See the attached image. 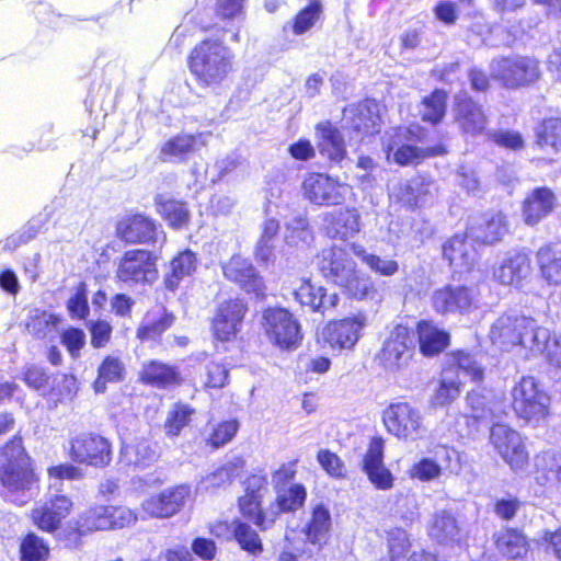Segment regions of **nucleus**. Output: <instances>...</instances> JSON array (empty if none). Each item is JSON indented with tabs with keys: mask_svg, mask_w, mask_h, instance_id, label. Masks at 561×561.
<instances>
[{
	"mask_svg": "<svg viewBox=\"0 0 561 561\" xmlns=\"http://www.w3.org/2000/svg\"><path fill=\"white\" fill-rule=\"evenodd\" d=\"M234 53L219 38H205L187 56V67L201 88L224 87L234 70Z\"/></svg>",
	"mask_w": 561,
	"mask_h": 561,
	"instance_id": "1",
	"label": "nucleus"
},
{
	"mask_svg": "<svg viewBox=\"0 0 561 561\" xmlns=\"http://www.w3.org/2000/svg\"><path fill=\"white\" fill-rule=\"evenodd\" d=\"M0 481L5 501L22 506L33 497L37 478L21 439L14 438L0 450Z\"/></svg>",
	"mask_w": 561,
	"mask_h": 561,
	"instance_id": "2",
	"label": "nucleus"
},
{
	"mask_svg": "<svg viewBox=\"0 0 561 561\" xmlns=\"http://www.w3.org/2000/svg\"><path fill=\"white\" fill-rule=\"evenodd\" d=\"M318 267L329 282L345 289L347 295L357 300L375 299L377 290L373 279L356 270V263L340 247L323 249L319 255Z\"/></svg>",
	"mask_w": 561,
	"mask_h": 561,
	"instance_id": "3",
	"label": "nucleus"
},
{
	"mask_svg": "<svg viewBox=\"0 0 561 561\" xmlns=\"http://www.w3.org/2000/svg\"><path fill=\"white\" fill-rule=\"evenodd\" d=\"M489 68L491 77L506 89L533 85L541 76L539 60L524 55L493 58Z\"/></svg>",
	"mask_w": 561,
	"mask_h": 561,
	"instance_id": "4",
	"label": "nucleus"
},
{
	"mask_svg": "<svg viewBox=\"0 0 561 561\" xmlns=\"http://www.w3.org/2000/svg\"><path fill=\"white\" fill-rule=\"evenodd\" d=\"M512 408L516 415L529 422H539L549 413L550 397L530 376L520 378L511 390Z\"/></svg>",
	"mask_w": 561,
	"mask_h": 561,
	"instance_id": "5",
	"label": "nucleus"
},
{
	"mask_svg": "<svg viewBox=\"0 0 561 561\" xmlns=\"http://www.w3.org/2000/svg\"><path fill=\"white\" fill-rule=\"evenodd\" d=\"M262 325L270 342L282 350H294L302 340L300 324L285 308H267Z\"/></svg>",
	"mask_w": 561,
	"mask_h": 561,
	"instance_id": "6",
	"label": "nucleus"
},
{
	"mask_svg": "<svg viewBox=\"0 0 561 561\" xmlns=\"http://www.w3.org/2000/svg\"><path fill=\"white\" fill-rule=\"evenodd\" d=\"M116 277L128 286L154 283L158 278L157 256L142 249L126 251L117 263Z\"/></svg>",
	"mask_w": 561,
	"mask_h": 561,
	"instance_id": "7",
	"label": "nucleus"
},
{
	"mask_svg": "<svg viewBox=\"0 0 561 561\" xmlns=\"http://www.w3.org/2000/svg\"><path fill=\"white\" fill-rule=\"evenodd\" d=\"M433 309L439 314H469L479 307V294L473 287L446 285L431 296Z\"/></svg>",
	"mask_w": 561,
	"mask_h": 561,
	"instance_id": "8",
	"label": "nucleus"
},
{
	"mask_svg": "<svg viewBox=\"0 0 561 561\" xmlns=\"http://www.w3.org/2000/svg\"><path fill=\"white\" fill-rule=\"evenodd\" d=\"M383 423L389 433L405 440H416L425 434L420 410L408 402L392 403L383 412Z\"/></svg>",
	"mask_w": 561,
	"mask_h": 561,
	"instance_id": "9",
	"label": "nucleus"
},
{
	"mask_svg": "<svg viewBox=\"0 0 561 561\" xmlns=\"http://www.w3.org/2000/svg\"><path fill=\"white\" fill-rule=\"evenodd\" d=\"M304 197L319 206L340 205L352 192V187L325 173H309L302 182Z\"/></svg>",
	"mask_w": 561,
	"mask_h": 561,
	"instance_id": "10",
	"label": "nucleus"
},
{
	"mask_svg": "<svg viewBox=\"0 0 561 561\" xmlns=\"http://www.w3.org/2000/svg\"><path fill=\"white\" fill-rule=\"evenodd\" d=\"M69 444V457L77 463L103 468L112 461V445L99 434L81 433Z\"/></svg>",
	"mask_w": 561,
	"mask_h": 561,
	"instance_id": "11",
	"label": "nucleus"
},
{
	"mask_svg": "<svg viewBox=\"0 0 561 561\" xmlns=\"http://www.w3.org/2000/svg\"><path fill=\"white\" fill-rule=\"evenodd\" d=\"M414 348L413 333L404 325H397L383 342L379 352L380 364L390 371L405 368Z\"/></svg>",
	"mask_w": 561,
	"mask_h": 561,
	"instance_id": "12",
	"label": "nucleus"
},
{
	"mask_svg": "<svg viewBox=\"0 0 561 561\" xmlns=\"http://www.w3.org/2000/svg\"><path fill=\"white\" fill-rule=\"evenodd\" d=\"M438 187L426 176L417 175L407 181H400L390 188V199L402 207L414 210L433 201Z\"/></svg>",
	"mask_w": 561,
	"mask_h": 561,
	"instance_id": "13",
	"label": "nucleus"
},
{
	"mask_svg": "<svg viewBox=\"0 0 561 561\" xmlns=\"http://www.w3.org/2000/svg\"><path fill=\"white\" fill-rule=\"evenodd\" d=\"M71 508L72 501L67 495L48 489L45 500L37 502L32 510L31 517L38 529L51 534L60 527Z\"/></svg>",
	"mask_w": 561,
	"mask_h": 561,
	"instance_id": "14",
	"label": "nucleus"
},
{
	"mask_svg": "<svg viewBox=\"0 0 561 561\" xmlns=\"http://www.w3.org/2000/svg\"><path fill=\"white\" fill-rule=\"evenodd\" d=\"M247 310L244 301L238 298L220 302L211 320L214 336L222 342L234 339L241 330Z\"/></svg>",
	"mask_w": 561,
	"mask_h": 561,
	"instance_id": "15",
	"label": "nucleus"
},
{
	"mask_svg": "<svg viewBox=\"0 0 561 561\" xmlns=\"http://www.w3.org/2000/svg\"><path fill=\"white\" fill-rule=\"evenodd\" d=\"M221 270L226 279L238 284L247 293L256 297L265 295L263 278L249 259L239 254L232 255L221 263Z\"/></svg>",
	"mask_w": 561,
	"mask_h": 561,
	"instance_id": "16",
	"label": "nucleus"
},
{
	"mask_svg": "<svg viewBox=\"0 0 561 561\" xmlns=\"http://www.w3.org/2000/svg\"><path fill=\"white\" fill-rule=\"evenodd\" d=\"M490 440L502 458L513 468L519 469L527 462L528 454L520 435L504 424L491 427Z\"/></svg>",
	"mask_w": 561,
	"mask_h": 561,
	"instance_id": "17",
	"label": "nucleus"
},
{
	"mask_svg": "<svg viewBox=\"0 0 561 561\" xmlns=\"http://www.w3.org/2000/svg\"><path fill=\"white\" fill-rule=\"evenodd\" d=\"M508 233V222L502 213H488L474 219L467 228L470 241L482 245H495Z\"/></svg>",
	"mask_w": 561,
	"mask_h": 561,
	"instance_id": "18",
	"label": "nucleus"
},
{
	"mask_svg": "<svg viewBox=\"0 0 561 561\" xmlns=\"http://www.w3.org/2000/svg\"><path fill=\"white\" fill-rule=\"evenodd\" d=\"M527 324L531 323L525 316L504 313L492 323L489 339L500 350L508 351L515 345H520Z\"/></svg>",
	"mask_w": 561,
	"mask_h": 561,
	"instance_id": "19",
	"label": "nucleus"
},
{
	"mask_svg": "<svg viewBox=\"0 0 561 561\" xmlns=\"http://www.w3.org/2000/svg\"><path fill=\"white\" fill-rule=\"evenodd\" d=\"M365 325L366 318L363 314L333 321L322 330L321 339L332 348H351L358 341Z\"/></svg>",
	"mask_w": 561,
	"mask_h": 561,
	"instance_id": "20",
	"label": "nucleus"
},
{
	"mask_svg": "<svg viewBox=\"0 0 561 561\" xmlns=\"http://www.w3.org/2000/svg\"><path fill=\"white\" fill-rule=\"evenodd\" d=\"M454 119L463 134L477 136L482 134L488 125V117L480 104L466 93L455 96Z\"/></svg>",
	"mask_w": 561,
	"mask_h": 561,
	"instance_id": "21",
	"label": "nucleus"
},
{
	"mask_svg": "<svg viewBox=\"0 0 561 561\" xmlns=\"http://www.w3.org/2000/svg\"><path fill=\"white\" fill-rule=\"evenodd\" d=\"M187 485H178L150 496L142 503V508L152 517L168 518L181 511L190 497Z\"/></svg>",
	"mask_w": 561,
	"mask_h": 561,
	"instance_id": "22",
	"label": "nucleus"
},
{
	"mask_svg": "<svg viewBox=\"0 0 561 561\" xmlns=\"http://www.w3.org/2000/svg\"><path fill=\"white\" fill-rule=\"evenodd\" d=\"M293 295L301 307L308 308L311 312L320 314L322 318L329 316L340 302L337 294H329L323 286L312 284L310 280H304L293 291Z\"/></svg>",
	"mask_w": 561,
	"mask_h": 561,
	"instance_id": "23",
	"label": "nucleus"
},
{
	"mask_svg": "<svg viewBox=\"0 0 561 561\" xmlns=\"http://www.w3.org/2000/svg\"><path fill=\"white\" fill-rule=\"evenodd\" d=\"M428 535L437 543L453 547L461 545L467 533L451 511L442 510L432 516Z\"/></svg>",
	"mask_w": 561,
	"mask_h": 561,
	"instance_id": "24",
	"label": "nucleus"
},
{
	"mask_svg": "<svg viewBox=\"0 0 561 561\" xmlns=\"http://www.w3.org/2000/svg\"><path fill=\"white\" fill-rule=\"evenodd\" d=\"M117 238L126 243H157V226L149 217L137 214L123 218L116 226Z\"/></svg>",
	"mask_w": 561,
	"mask_h": 561,
	"instance_id": "25",
	"label": "nucleus"
},
{
	"mask_svg": "<svg viewBox=\"0 0 561 561\" xmlns=\"http://www.w3.org/2000/svg\"><path fill=\"white\" fill-rule=\"evenodd\" d=\"M316 137L319 153L332 163H340L346 157L344 137L331 122L317 124Z\"/></svg>",
	"mask_w": 561,
	"mask_h": 561,
	"instance_id": "26",
	"label": "nucleus"
},
{
	"mask_svg": "<svg viewBox=\"0 0 561 561\" xmlns=\"http://www.w3.org/2000/svg\"><path fill=\"white\" fill-rule=\"evenodd\" d=\"M466 234H455L443 245V256L455 272L470 271L477 262V251Z\"/></svg>",
	"mask_w": 561,
	"mask_h": 561,
	"instance_id": "27",
	"label": "nucleus"
},
{
	"mask_svg": "<svg viewBox=\"0 0 561 561\" xmlns=\"http://www.w3.org/2000/svg\"><path fill=\"white\" fill-rule=\"evenodd\" d=\"M323 221L331 238L347 239L360 230V215L356 208H341L327 213Z\"/></svg>",
	"mask_w": 561,
	"mask_h": 561,
	"instance_id": "28",
	"label": "nucleus"
},
{
	"mask_svg": "<svg viewBox=\"0 0 561 561\" xmlns=\"http://www.w3.org/2000/svg\"><path fill=\"white\" fill-rule=\"evenodd\" d=\"M379 121L378 104L373 100L352 104L344 110V122L354 130L363 134L378 131Z\"/></svg>",
	"mask_w": 561,
	"mask_h": 561,
	"instance_id": "29",
	"label": "nucleus"
},
{
	"mask_svg": "<svg viewBox=\"0 0 561 561\" xmlns=\"http://www.w3.org/2000/svg\"><path fill=\"white\" fill-rule=\"evenodd\" d=\"M201 136L180 134L163 142L159 149L158 159L162 162L183 163L197 151L202 145Z\"/></svg>",
	"mask_w": 561,
	"mask_h": 561,
	"instance_id": "30",
	"label": "nucleus"
},
{
	"mask_svg": "<svg viewBox=\"0 0 561 561\" xmlns=\"http://www.w3.org/2000/svg\"><path fill=\"white\" fill-rule=\"evenodd\" d=\"M530 259L526 253L515 252L494 268L493 278L502 285H518L530 275Z\"/></svg>",
	"mask_w": 561,
	"mask_h": 561,
	"instance_id": "31",
	"label": "nucleus"
},
{
	"mask_svg": "<svg viewBox=\"0 0 561 561\" xmlns=\"http://www.w3.org/2000/svg\"><path fill=\"white\" fill-rule=\"evenodd\" d=\"M382 458V444L374 440L365 455L363 469L376 489L389 490L393 485V477L383 466Z\"/></svg>",
	"mask_w": 561,
	"mask_h": 561,
	"instance_id": "32",
	"label": "nucleus"
},
{
	"mask_svg": "<svg viewBox=\"0 0 561 561\" xmlns=\"http://www.w3.org/2000/svg\"><path fill=\"white\" fill-rule=\"evenodd\" d=\"M556 195L548 187H537L525 198L523 203V216L527 225H537L554 208Z\"/></svg>",
	"mask_w": 561,
	"mask_h": 561,
	"instance_id": "33",
	"label": "nucleus"
},
{
	"mask_svg": "<svg viewBox=\"0 0 561 561\" xmlns=\"http://www.w3.org/2000/svg\"><path fill=\"white\" fill-rule=\"evenodd\" d=\"M541 277L553 286L561 285V243H549L536 253Z\"/></svg>",
	"mask_w": 561,
	"mask_h": 561,
	"instance_id": "34",
	"label": "nucleus"
},
{
	"mask_svg": "<svg viewBox=\"0 0 561 561\" xmlns=\"http://www.w3.org/2000/svg\"><path fill=\"white\" fill-rule=\"evenodd\" d=\"M417 334L420 351L425 356H434L449 344V334L430 321L419 322Z\"/></svg>",
	"mask_w": 561,
	"mask_h": 561,
	"instance_id": "35",
	"label": "nucleus"
},
{
	"mask_svg": "<svg viewBox=\"0 0 561 561\" xmlns=\"http://www.w3.org/2000/svg\"><path fill=\"white\" fill-rule=\"evenodd\" d=\"M197 267L196 254L191 250L180 252L171 262L170 270L164 276L165 288L174 291L180 283L191 276Z\"/></svg>",
	"mask_w": 561,
	"mask_h": 561,
	"instance_id": "36",
	"label": "nucleus"
},
{
	"mask_svg": "<svg viewBox=\"0 0 561 561\" xmlns=\"http://www.w3.org/2000/svg\"><path fill=\"white\" fill-rule=\"evenodd\" d=\"M141 380L157 388H167L180 383V374L175 367L159 360L144 364Z\"/></svg>",
	"mask_w": 561,
	"mask_h": 561,
	"instance_id": "37",
	"label": "nucleus"
},
{
	"mask_svg": "<svg viewBox=\"0 0 561 561\" xmlns=\"http://www.w3.org/2000/svg\"><path fill=\"white\" fill-rule=\"evenodd\" d=\"M173 321L174 317L163 309L149 311L138 327L136 335L141 341H153L171 328Z\"/></svg>",
	"mask_w": 561,
	"mask_h": 561,
	"instance_id": "38",
	"label": "nucleus"
},
{
	"mask_svg": "<svg viewBox=\"0 0 561 561\" xmlns=\"http://www.w3.org/2000/svg\"><path fill=\"white\" fill-rule=\"evenodd\" d=\"M156 450L147 440L125 445L122 448L119 462L129 468L145 469L157 460Z\"/></svg>",
	"mask_w": 561,
	"mask_h": 561,
	"instance_id": "39",
	"label": "nucleus"
},
{
	"mask_svg": "<svg viewBox=\"0 0 561 561\" xmlns=\"http://www.w3.org/2000/svg\"><path fill=\"white\" fill-rule=\"evenodd\" d=\"M331 529V515L329 510L318 504L313 507L311 517L306 525V536L310 543L321 547L327 542Z\"/></svg>",
	"mask_w": 561,
	"mask_h": 561,
	"instance_id": "40",
	"label": "nucleus"
},
{
	"mask_svg": "<svg viewBox=\"0 0 561 561\" xmlns=\"http://www.w3.org/2000/svg\"><path fill=\"white\" fill-rule=\"evenodd\" d=\"M158 213L169 222L173 228H182L187 225L190 220V210L185 203L167 198L163 195H158L154 198Z\"/></svg>",
	"mask_w": 561,
	"mask_h": 561,
	"instance_id": "41",
	"label": "nucleus"
},
{
	"mask_svg": "<svg viewBox=\"0 0 561 561\" xmlns=\"http://www.w3.org/2000/svg\"><path fill=\"white\" fill-rule=\"evenodd\" d=\"M239 507L243 517L252 522L261 531L273 527L275 516H270L262 511V499H256L254 495H242L239 499Z\"/></svg>",
	"mask_w": 561,
	"mask_h": 561,
	"instance_id": "42",
	"label": "nucleus"
},
{
	"mask_svg": "<svg viewBox=\"0 0 561 561\" xmlns=\"http://www.w3.org/2000/svg\"><path fill=\"white\" fill-rule=\"evenodd\" d=\"M385 151L388 160L393 158L394 162L401 165L417 162L424 157V151L412 145L401 142V135L396 134L385 142Z\"/></svg>",
	"mask_w": 561,
	"mask_h": 561,
	"instance_id": "43",
	"label": "nucleus"
},
{
	"mask_svg": "<svg viewBox=\"0 0 561 561\" xmlns=\"http://www.w3.org/2000/svg\"><path fill=\"white\" fill-rule=\"evenodd\" d=\"M60 319L56 314L45 310L34 309L30 311L26 329L34 337L43 340L56 331Z\"/></svg>",
	"mask_w": 561,
	"mask_h": 561,
	"instance_id": "44",
	"label": "nucleus"
},
{
	"mask_svg": "<svg viewBox=\"0 0 561 561\" xmlns=\"http://www.w3.org/2000/svg\"><path fill=\"white\" fill-rule=\"evenodd\" d=\"M285 242L287 245L298 249L309 247L313 241V231L308 219L304 216L293 218L286 224Z\"/></svg>",
	"mask_w": 561,
	"mask_h": 561,
	"instance_id": "45",
	"label": "nucleus"
},
{
	"mask_svg": "<svg viewBox=\"0 0 561 561\" xmlns=\"http://www.w3.org/2000/svg\"><path fill=\"white\" fill-rule=\"evenodd\" d=\"M232 537L240 548L251 556H259L263 552V542L248 523L236 519L232 522Z\"/></svg>",
	"mask_w": 561,
	"mask_h": 561,
	"instance_id": "46",
	"label": "nucleus"
},
{
	"mask_svg": "<svg viewBox=\"0 0 561 561\" xmlns=\"http://www.w3.org/2000/svg\"><path fill=\"white\" fill-rule=\"evenodd\" d=\"M496 548L508 559H518L527 553L526 538L515 529H506L496 538Z\"/></svg>",
	"mask_w": 561,
	"mask_h": 561,
	"instance_id": "47",
	"label": "nucleus"
},
{
	"mask_svg": "<svg viewBox=\"0 0 561 561\" xmlns=\"http://www.w3.org/2000/svg\"><path fill=\"white\" fill-rule=\"evenodd\" d=\"M195 414V409L183 402L174 403L168 411L164 431L169 437H176L186 427Z\"/></svg>",
	"mask_w": 561,
	"mask_h": 561,
	"instance_id": "48",
	"label": "nucleus"
},
{
	"mask_svg": "<svg viewBox=\"0 0 561 561\" xmlns=\"http://www.w3.org/2000/svg\"><path fill=\"white\" fill-rule=\"evenodd\" d=\"M529 322L531 324H527V328H524L520 345L525 348H529L531 352L547 354L552 343L550 331L547 328L538 325L531 318H529Z\"/></svg>",
	"mask_w": 561,
	"mask_h": 561,
	"instance_id": "49",
	"label": "nucleus"
},
{
	"mask_svg": "<svg viewBox=\"0 0 561 561\" xmlns=\"http://www.w3.org/2000/svg\"><path fill=\"white\" fill-rule=\"evenodd\" d=\"M125 373L124 363L116 356H106L98 369V378L93 383L95 392H104L106 382L123 380Z\"/></svg>",
	"mask_w": 561,
	"mask_h": 561,
	"instance_id": "50",
	"label": "nucleus"
},
{
	"mask_svg": "<svg viewBox=\"0 0 561 561\" xmlns=\"http://www.w3.org/2000/svg\"><path fill=\"white\" fill-rule=\"evenodd\" d=\"M352 250L363 263L379 275L392 276L399 271V264L394 260L368 253L365 248L359 244H353Z\"/></svg>",
	"mask_w": 561,
	"mask_h": 561,
	"instance_id": "51",
	"label": "nucleus"
},
{
	"mask_svg": "<svg viewBox=\"0 0 561 561\" xmlns=\"http://www.w3.org/2000/svg\"><path fill=\"white\" fill-rule=\"evenodd\" d=\"M450 368L455 371V378H460V374L472 381H479L483 378V368L481 363L469 353H455L453 355V364Z\"/></svg>",
	"mask_w": 561,
	"mask_h": 561,
	"instance_id": "52",
	"label": "nucleus"
},
{
	"mask_svg": "<svg viewBox=\"0 0 561 561\" xmlns=\"http://www.w3.org/2000/svg\"><path fill=\"white\" fill-rule=\"evenodd\" d=\"M447 94L442 90H435L422 101L420 115L423 121L437 124L446 112Z\"/></svg>",
	"mask_w": 561,
	"mask_h": 561,
	"instance_id": "53",
	"label": "nucleus"
},
{
	"mask_svg": "<svg viewBox=\"0 0 561 561\" xmlns=\"http://www.w3.org/2000/svg\"><path fill=\"white\" fill-rule=\"evenodd\" d=\"M462 383L460 378H455L453 368L443 371L440 386L434 397L435 405H445L454 401L459 396V386Z\"/></svg>",
	"mask_w": 561,
	"mask_h": 561,
	"instance_id": "54",
	"label": "nucleus"
},
{
	"mask_svg": "<svg viewBox=\"0 0 561 561\" xmlns=\"http://www.w3.org/2000/svg\"><path fill=\"white\" fill-rule=\"evenodd\" d=\"M537 144L543 147H551L554 150L561 148V119H545L537 129Z\"/></svg>",
	"mask_w": 561,
	"mask_h": 561,
	"instance_id": "55",
	"label": "nucleus"
},
{
	"mask_svg": "<svg viewBox=\"0 0 561 561\" xmlns=\"http://www.w3.org/2000/svg\"><path fill=\"white\" fill-rule=\"evenodd\" d=\"M322 14V4L320 0H311L309 4L300 10L295 16L293 32L301 35L308 32Z\"/></svg>",
	"mask_w": 561,
	"mask_h": 561,
	"instance_id": "56",
	"label": "nucleus"
},
{
	"mask_svg": "<svg viewBox=\"0 0 561 561\" xmlns=\"http://www.w3.org/2000/svg\"><path fill=\"white\" fill-rule=\"evenodd\" d=\"M79 526L89 531L112 528L110 506H98L89 510L80 517Z\"/></svg>",
	"mask_w": 561,
	"mask_h": 561,
	"instance_id": "57",
	"label": "nucleus"
},
{
	"mask_svg": "<svg viewBox=\"0 0 561 561\" xmlns=\"http://www.w3.org/2000/svg\"><path fill=\"white\" fill-rule=\"evenodd\" d=\"M20 551L23 561H45L49 554L47 545L34 534L23 539Z\"/></svg>",
	"mask_w": 561,
	"mask_h": 561,
	"instance_id": "58",
	"label": "nucleus"
},
{
	"mask_svg": "<svg viewBox=\"0 0 561 561\" xmlns=\"http://www.w3.org/2000/svg\"><path fill=\"white\" fill-rule=\"evenodd\" d=\"M277 492V504L283 512H295L302 506L307 496L306 489L301 484H294L287 490Z\"/></svg>",
	"mask_w": 561,
	"mask_h": 561,
	"instance_id": "59",
	"label": "nucleus"
},
{
	"mask_svg": "<svg viewBox=\"0 0 561 561\" xmlns=\"http://www.w3.org/2000/svg\"><path fill=\"white\" fill-rule=\"evenodd\" d=\"M48 474L51 480L49 483V490L60 493L59 486L64 479L79 480L82 478V471L78 467L64 463L48 469Z\"/></svg>",
	"mask_w": 561,
	"mask_h": 561,
	"instance_id": "60",
	"label": "nucleus"
},
{
	"mask_svg": "<svg viewBox=\"0 0 561 561\" xmlns=\"http://www.w3.org/2000/svg\"><path fill=\"white\" fill-rule=\"evenodd\" d=\"M442 472V465L432 458H422L410 469V476L414 479L427 482L437 479Z\"/></svg>",
	"mask_w": 561,
	"mask_h": 561,
	"instance_id": "61",
	"label": "nucleus"
},
{
	"mask_svg": "<svg viewBox=\"0 0 561 561\" xmlns=\"http://www.w3.org/2000/svg\"><path fill=\"white\" fill-rule=\"evenodd\" d=\"M238 430V421H224L213 430V433L207 439V443L215 448L221 447L229 443L236 436Z\"/></svg>",
	"mask_w": 561,
	"mask_h": 561,
	"instance_id": "62",
	"label": "nucleus"
},
{
	"mask_svg": "<svg viewBox=\"0 0 561 561\" xmlns=\"http://www.w3.org/2000/svg\"><path fill=\"white\" fill-rule=\"evenodd\" d=\"M238 468V463L228 462L224 467L217 469L215 472L205 478L204 483H206V488H220L229 484L233 477L237 476Z\"/></svg>",
	"mask_w": 561,
	"mask_h": 561,
	"instance_id": "63",
	"label": "nucleus"
},
{
	"mask_svg": "<svg viewBox=\"0 0 561 561\" xmlns=\"http://www.w3.org/2000/svg\"><path fill=\"white\" fill-rule=\"evenodd\" d=\"M61 343L67 347L72 357H78L85 344V333L78 328H69L62 332Z\"/></svg>",
	"mask_w": 561,
	"mask_h": 561,
	"instance_id": "64",
	"label": "nucleus"
}]
</instances>
